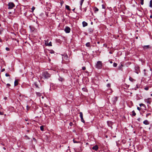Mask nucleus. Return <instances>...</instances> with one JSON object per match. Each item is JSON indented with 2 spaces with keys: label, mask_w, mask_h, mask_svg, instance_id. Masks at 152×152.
<instances>
[{
  "label": "nucleus",
  "mask_w": 152,
  "mask_h": 152,
  "mask_svg": "<svg viewBox=\"0 0 152 152\" xmlns=\"http://www.w3.org/2000/svg\"><path fill=\"white\" fill-rule=\"evenodd\" d=\"M33 139L35 142H37L35 138H33Z\"/></svg>",
  "instance_id": "obj_31"
},
{
  "label": "nucleus",
  "mask_w": 152,
  "mask_h": 152,
  "mask_svg": "<svg viewBox=\"0 0 152 152\" xmlns=\"http://www.w3.org/2000/svg\"><path fill=\"white\" fill-rule=\"evenodd\" d=\"M117 65V64L116 63H114L113 64V66L115 67H116Z\"/></svg>",
  "instance_id": "obj_21"
},
{
  "label": "nucleus",
  "mask_w": 152,
  "mask_h": 152,
  "mask_svg": "<svg viewBox=\"0 0 152 152\" xmlns=\"http://www.w3.org/2000/svg\"><path fill=\"white\" fill-rule=\"evenodd\" d=\"M102 8L105 9V6L104 4H102Z\"/></svg>",
  "instance_id": "obj_25"
},
{
  "label": "nucleus",
  "mask_w": 152,
  "mask_h": 152,
  "mask_svg": "<svg viewBox=\"0 0 152 152\" xmlns=\"http://www.w3.org/2000/svg\"><path fill=\"white\" fill-rule=\"evenodd\" d=\"M66 8L68 10H70V9L69 8V6L66 5Z\"/></svg>",
  "instance_id": "obj_17"
},
{
  "label": "nucleus",
  "mask_w": 152,
  "mask_h": 152,
  "mask_svg": "<svg viewBox=\"0 0 152 152\" xmlns=\"http://www.w3.org/2000/svg\"><path fill=\"white\" fill-rule=\"evenodd\" d=\"M10 50V48H8L7 47L6 48V50L7 51H9Z\"/></svg>",
  "instance_id": "obj_29"
},
{
  "label": "nucleus",
  "mask_w": 152,
  "mask_h": 152,
  "mask_svg": "<svg viewBox=\"0 0 152 152\" xmlns=\"http://www.w3.org/2000/svg\"><path fill=\"white\" fill-rule=\"evenodd\" d=\"M148 89H149V88L148 87H145V88H144V89L145 90H148Z\"/></svg>",
  "instance_id": "obj_27"
},
{
  "label": "nucleus",
  "mask_w": 152,
  "mask_h": 152,
  "mask_svg": "<svg viewBox=\"0 0 152 152\" xmlns=\"http://www.w3.org/2000/svg\"><path fill=\"white\" fill-rule=\"evenodd\" d=\"M129 80L132 82H133L134 81H135V80L134 79H133V78H132L130 77H129Z\"/></svg>",
  "instance_id": "obj_14"
},
{
  "label": "nucleus",
  "mask_w": 152,
  "mask_h": 152,
  "mask_svg": "<svg viewBox=\"0 0 152 152\" xmlns=\"http://www.w3.org/2000/svg\"><path fill=\"white\" fill-rule=\"evenodd\" d=\"M115 101H116L117 100V97H115Z\"/></svg>",
  "instance_id": "obj_45"
},
{
  "label": "nucleus",
  "mask_w": 152,
  "mask_h": 152,
  "mask_svg": "<svg viewBox=\"0 0 152 152\" xmlns=\"http://www.w3.org/2000/svg\"><path fill=\"white\" fill-rule=\"evenodd\" d=\"M143 124L145 125H148L149 124V122L147 120H145L143 121Z\"/></svg>",
  "instance_id": "obj_10"
},
{
  "label": "nucleus",
  "mask_w": 152,
  "mask_h": 152,
  "mask_svg": "<svg viewBox=\"0 0 152 152\" xmlns=\"http://www.w3.org/2000/svg\"><path fill=\"white\" fill-rule=\"evenodd\" d=\"M150 115V113H147L146 115V117H147L149 115Z\"/></svg>",
  "instance_id": "obj_35"
},
{
  "label": "nucleus",
  "mask_w": 152,
  "mask_h": 152,
  "mask_svg": "<svg viewBox=\"0 0 152 152\" xmlns=\"http://www.w3.org/2000/svg\"><path fill=\"white\" fill-rule=\"evenodd\" d=\"M99 10L97 8H96L95 9V12H97Z\"/></svg>",
  "instance_id": "obj_32"
},
{
  "label": "nucleus",
  "mask_w": 152,
  "mask_h": 152,
  "mask_svg": "<svg viewBox=\"0 0 152 152\" xmlns=\"http://www.w3.org/2000/svg\"><path fill=\"white\" fill-rule=\"evenodd\" d=\"M69 125L70 126H72L73 125V123L72 122H70V123H69Z\"/></svg>",
  "instance_id": "obj_40"
},
{
  "label": "nucleus",
  "mask_w": 152,
  "mask_h": 152,
  "mask_svg": "<svg viewBox=\"0 0 152 152\" xmlns=\"http://www.w3.org/2000/svg\"><path fill=\"white\" fill-rule=\"evenodd\" d=\"M150 6L151 7H152V0H151L150 1Z\"/></svg>",
  "instance_id": "obj_22"
},
{
  "label": "nucleus",
  "mask_w": 152,
  "mask_h": 152,
  "mask_svg": "<svg viewBox=\"0 0 152 152\" xmlns=\"http://www.w3.org/2000/svg\"><path fill=\"white\" fill-rule=\"evenodd\" d=\"M34 85L36 87V88H38V86L37 85V83H34Z\"/></svg>",
  "instance_id": "obj_26"
},
{
  "label": "nucleus",
  "mask_w": 152,
  "mask_h": 152,
  "mask_svg": "<svg viewBox=\"0 0 152 152\" xmlns=\"http://www.w3.org/2000/svg\"><path fill=\"white\" fill-rule=\"evenodd\" d=\"M3 113L2 112H1L0 111V115H3Z\"/></svg>",
  "instance_id": "obj_39"
},
{
  "label": "nucleus",
  "mask_w": 152,
  "mask_h": 152,
  "mask_svg": "<svg viewBox=\"0 0 152 152\" xmlns=\"http://www.w3.org/2000/svg\"><path fill=\"white\" fill-rule=\"evenodd\" d=\"M150 48V47L149 45L144 46L143 47V48L144 49L149 48Z\"/></svg>",
  "instance_id": "obj_13"
},
{
  "label": "nucleus",
  "mask_w": 152,
  "mask_h": 152,
  "mask_svg": "<svg viewBox=\"0 0 152 152\" xmlns=\"http://www.w3.org/2000/svg\"><path fill=\"white\" fill-rule=\"evenodd\" d=\"M7 86H10V84H9V83H8L7 84Z\"/></svg>",
  "instance_id": "obj_43"
},
{
  "label": "nucleus",
  "mask_w": 152,
  "mask_h": 152,
  "mask_svg": "<svg viewBox=\"0 0 152 152\" xmlns=\"http://www.w3.org/2000/svg\"><path fill=\"white\" fill-rule=\"evenodd\" d=\"M110 84H107V87H110Z\"/></svg>",
  "instance_id": "obj_41"
},
{
  "label": "nucleus",
  "mask_w": 152,
  "mask_h": 152,
  "mask_svg": "<svg viewBox=\"0 0 152 152\" xmlns=\"http://www.w3.org/2000/svg\"><path fill=\"white\" fill-rule=\"evenodd\" d=\"M83 26V27L87 26L88 25V23H87L85 21H83L82 22Z\"/></svg>",
  "instance_id": "obj_8"
},
{
  "label": "nucleus",
  "mask_w": 152,
  "mask_h": 152,
  "mask_svg": "<svg viewBox=\"0 0 152 152\" xmlns=\"http://www.w3.org/2000/svg\"><path fill=\"white\" fill-rule=\"evenodd\" d=\"M63 3V1L62 2H61V4H62Z\"/></svg>",
  "instance_id": "obj_49"
},
{
  "label": "nucleus",
  "mask_w": 152,
  "mask_h": 152,
  "mask_svg": "<svg viewBox=\"0 0 152 152\" xmlns=\"http://www.w3.org/2000/svg\"><path fill=\"white\" fill-rule=\"evenodd\" d=\"M82 89L84 91H86V89L84 88H83Z\"/></svg>",
  "instance_id": "obj_34"
},
{
  "label": "nucleus",
  "mask_w": 152,
  "mask_h": 152,
  "mask_svg": "<svg viewBox=\"0 0 152 152\" xmlns=\"http://www.w3.org/2000/svg\"><path fill=\"white\" fill-rule=\"evenodd\" d=\"M86 45L87 47H89L90 46V44L89 42H87L86 43Z\"/></svg>",
  "instance_id": "obj_18"
},
{
  "label": "nucleus",
  "mask_w": 152,
  "mask_h": 152,
  "mask_svg": "<svg viewBox=\"0 0 152 152\" xmlns=\"http://www.w3.org/2000/svg\"><path fill=\"white\" fill-rule=\"evenodd\" d=\"M8 8L9 9H11L14 7L15 5L12 2H10L8 4Z\"/></svg>",
  "instance_id": "obj_4"
},
{
  "label": "nucleus",
  "mask_w": 152,
  "mask_h": 152,
  "mask_svg": "<svg viewBox=\"0 0 152 152\" xmlns=\"http://www.w3.org/2000/svg\"><path fill=\"white\" fill-rule=\"evenodd\" d=\"M80 113V116L81 118V121L83 122V123H84L85 121L84 120L83 118V114L82 113V112H80L79 113Z\"/></svg>",
  "instance_id": "obj_5"
},
{
  "label": "nucleus",
  "mask_w": 152,
  "mask_h": 152,
  "mask_svg": "<svg viewBox=\"0 0 152 152\" xmlns=\"http://www.w3.org/2000/svg\"><path fill=\"white\" fill-rule=\"evenodd\" d=\"M73 142L74 143H78V142H77L75 140H73Z\"/></svg>",
  "instance_id": "obj_36"
},
{
  "label": "nucleus",
  "mask_w": 152,
  "mask_h": 152,
  "mask_svg": "<svg viewBox=\"0 0 152 152\" xmlns=\"http://www.w3.org/2000/svg\"><path fill=\"white\" fill-rule=\"evenodd\" d=\"M132 115L133 116H135L136 115V113L135 112L134 110H133L132 111Z\"/></svg>",
  "instance_id": "obj_16"
},
{
  "label": "nucleus",
  "mask_w": 152,
  "mask_h": 152,
  "mask_svg": "<svg viewBox=\"0 0 152 152\" xmlns=\"http://www.w3.org/2000/svg\"><path fill=\"white\" fill-rule=\"evenodd\" d=\"M37 96H41V94L39 92H37Z\"/></svg>",
  "instance_id": "obj_24"
},
{
  "label": "nucleus",
  "mask_w": 152,
  "mask_h": 152,
  "mask_svg": "<svg viewBox=\"0 0 152 152\" xmlns=\"http://www.w3.org/2000/svg\"><path fill=\"white\" fill-rule=\"evenodd\" d=\"M35 7H33L31 8V10H32L33 12L34 11V10H35Z\"/></svg>",
  "instance_id": "obj_28"
},
{
  "label": "nucleus",
  "mask_w": 152,
  "mask_h": 152,
  "mask_svg": "<svg viewBox=\"0 0 152 152\" xmlns=\"http://www.w3.org/2000/svg\"><path fill=\"white\" fill-rule=\"evenodd\" d=\"M7 97H5V98H4V99H7Z\"/></svg>",
  "instance_id": "obj_50"
},
{
  "label": "nucleus",
  "mask_w": 152,
  "mask_h": 152,
  "mask_svg": "<svg viewBox=\"0 0 152 152\" xmlns=\"http://www.w3.org/2000/svg\"><path fill=\"white\" fill-rule=\"evenodd\" d=\"M145 102L149 104H150L151 102V99L150 98H148L147 99H145Z\"/></svg>",
  "instance_id": "obj_7"
},
{
  "label": "nucleus",
  "mask_w": 152,
  "mask_h": 152,
  "mask_svg": "<svg viewBox=\"0 0 152 152\" xmlns=\"http://www.w3.org/2000/svg\"><path fill=\"white\" fill-rule=\"evenodd\" d=\"M97 43H98V44H99V42H98Z\"/></svg>",
  "instance_id": "obj_51"
},
{
  "label": "nucleus",
  "mask_w": 152,
  "mask_h": 152,
  "mask_svg": "<svg viewBox=\"0 0 152 152\" xmlns=\"http://www.w3.org/2000/svg\"><path fill=\"white\" fill-rule=\"evenodd\" d=\"M14 39V40H15L16 41H17V42L18 43V39Z\"/></svg>",
  "instance_id": "obj_38"
},
{
  "label": "nucleus",
  "mask_w": 152,
  "mask_h": 152,
  "mask_svg": "<svg viewBox=\"0 0 152 152\" xmlns=\"http://www.w3.org/2000/svg\"><path fill=\"white\" fill-rule=\"evenodd\" d=\"M121 66H123V65H122V64H121Z\"/></svg>",
  "instance_id": "obj_52"
},
{
  "label": "nucleus",
  "mask_w": 152,
  "mask_h": 152,
  "mask_svg": "<svg viewBox=\"0 0 152 152\" xmlns=\"http://www.w3.org/2000/svg\"><path fill=\"white\" fill-rule=\"evenodd\" d=\"M88 30L89 32H92L93 31L94 29L92 28H90L88 29Z\"/></svg>",
  "instance_id": "obj_12"
},
{
  "label": "nucleus",
  "mask_w": 152,
  "mask_h": 152,
  "mask_svg": "<svg viewBox=\"0 0 152 152\" xmlns=\"http://www.w3.org/2000/svg\"><path fill=\"white\" fill-rule=\"evenodd\" d=\"M140 4L141 5H143L144 4V0H140Z\"/></svg>",
  "instance_id": "obj_19"
},
{
  "label": "nucleus",
  "mask_w": 152,
  "mask_h": 152,
  "mask_svg": "<svg viewBox=\"0 0 152 152\" xmlns=\"http://www.w3.org/2000/svg\"><path fill=\"white\" fill-rule=\"evenodd\" d=\"M1 26V24H0V26Z\"/></svg>",
  "instance_id": "obj_54"
},
{
  "label": "nucleus",
  "mask_w": 152,
  "mask_h": 152,
  "mask_svg": "<svg viewBox=\"0 0 152 152\" xmlns=\"http://www.w3.org/2000/svg\"><path fill=\"white\" fill-rule=\"evenodd\" d=\"M26 107H27V110H28V105H27V106H26Z\"/></svg>",
  "instance_id": "obj_44"
},
{
  "label": "nucleus",
  "mask_w": 152,
  "mask_h": 152,
  "mask_svg": "<svg viewBox=\"0 0 152 152\" xmlns=\"http://www.w3.org/2000/svg\"><path fill=\"white\" fill-rule=\"evenodd\" d=\"M136 38L137 39V38H138L137 37H136Z\"/></svg>",
  "instance_id": "obj_53"
},
{
  "label": "nucleus",
  "mask_w": 152,
  "mask_h": 152,
  "mask_svg": "<svg viewBox=\"0 0 152 152\" xmlns=\"http://www.w3.org/2000/svg\"><path fill=\"white\" fill-rule=\"evenodd\" d=\"M84 0H81L80 2V4L81 5V6H82V4L84 1Z\"/></svg>",
  "instance_id": "obj_20"
},
{
  "label": "nucleus",
  "mask_w": 152,
  "mask_h": 152,
  "mask_svg": "<svg viewBox=\"0 0 152 152\" xmlns=\"http://www.w3.org/2000/svg\"><path fill=\"white\" fill-rule=\"evenodd\" d=\"M3 149H4V150H5L6 149V148L5 147H3Z\"/></svg>",
  "instance_id": "obj_47"
},
{
  "label": "nucleus",
  "mask_w": 152,
  "mask_h": 152,
  "mask_svg": "<svg viewBox=\"0 0 152 152\" xmlns=\"http://www.w3.org/2000/svg\"><path fill=\"white\" fill-rule=\"evenodd\" d=\"M150 18H152V15H151L150 16Z\"/></svg>",
  "instance_id": "obj_46"
},
{
  "label": "nucleus",
  "mask_w": 152,
  "mask_h": 152,
  "mask_svg": "<svg viewBox=\"0 0 152 152\" xmlns=\"http://www.w3.org/2000/svg\"><path fill=\"white\" fill-rule=\"evenodd\" d=\"M5 76L6 77H8V76H10V75H9V74H8L7 73H6L5 74Z\"/></svg>",
  "instance_id": "obj_30"
},
{
  "label": "nucleus",
  "mask_w": 152,
  "mask_h": 152,
  "mask_svg": "<svg viewBox=\"0 0 152 152\" xmlns=\"http://www.w3.org/2000/svg\"><path fill=\"white\" fill-rule=\"evenodd\" d=\"M140 107H141L142 106H143V107H145V105L144 104H140Z\"/></svg>",
  "instance_id": "obj_23"
},
{
  "label": "nucleus",
  "mask_w": 152,
  "mask_h": 152,
  "mask_svg": "<svg viewBox=\"0 0 152 152\" xmlns=\"http://www.w3.org/2000/svg\"><path fill=\"white\" fill-rule=\"evenodd\" d=\"M70 28L69 27H66L65 29H64V31L66 32V33H68L70 32Z\"/></svg>",
  "instance_id": "obj_6"
},
{
  "label": "nucleus",
  "mask_w": 152,
  "mask_h": 152,
  "mask_svg": "<svg viewBox=\"0 0 152 152\" xmlns=\"http://www.w3.org/2000/svg\"><path fill=\"white\" fill-rule=\"evenodd\" d=\"M137 109L139 110H141V109L139 107H137Z\"/></svg>",
  "instance_id": "obj_42"
},
{
  "label": "nucleus",
  "mask_w": 152,
  "mask_h": 152,
  "mask_svg": "<svg viewBox=\"0 0 152 152\" xmlns=\"http://www.w3.org/2000/svg\"><path fill=\"white\" fill-rule=\"evenodd\" d=\"M49 40L48 39L46 40H45V44L46 46H52V42H49Z\"/></svg>",
  "instance_id": "obj_3"
},
{
  "label": "nucleus",
  "mask_w": 152,
  "mask_h": 152,
  "mask_svg": "<svg viewBox=\"0 0 152 152\" xmlns=\"http://www.w3.org/2000/svg\"><path fill=\"white\" fill-rule=\"evenodd\" d=\"M44 126H41L40 127V130L42 131H44Z\"/></svg>",
  "instance_id": "obj_15"
},
{
  "label": "nucleus",
  "mask_w": 152,
  "mask_h": 152,
  "mask_svg": "<svg viewBox=\"0 0 152 152\" xmlns=\"http://www.w3.org/2000/svg\"><path fill=\"white\" fill-rule=\"evenodd\" d=\"M50 75L47 72H44L42 73V76L41 77V79H48L50 77Z\"/></svg>",
  "instance_id": "obj_1"
},
{
  "label": "nucleus",
  "mask_w": 152,
  "mask_h": 152,
  "mask_svg": "<svg viewBox=\"0 0 152 152\" xmlns=\"http://www.w3.org/2000/svg\"><path fill=\"white\" fill-rule=\"evenodd\" d=\"M5 69L4 68H3L2 69V70L1 71V72H3L4 71H5Z\"/></svg>",
  "instance_id": "obj_37"
},
{
  "label": "nucleus",
  "mask_w": 152,
  "mask_h": 152,
  "mask_svg": "<svg viewBox=\"0 0 152 152\" xmlns=\"http://www.w3.org/2000/svg\"><path fill=\"white\" fill-rule=\"evenodd\" d=\"M82 69L83 70H85V69H86V67H85V66H83V67H82Z\"/></svg>",
  "instance_id": "obj_33"
},
{
  "label": "nucleus",
  "mask_w": 152,
  "mask_h": 152,
  "mask_svg": "<svg viewBox=\"0 0 152 152\" xmlns=\"http://www.w3.org/2000/svg\"><path fill=\"white\" fill-rule=\"evenodd\" d=\"M98 149V147L97 145H96L92 148V149L95 151H97Z\"/></svg>",
  "instance_id": "obj_9"
},
{
  "label": "nucleus",
  "mask_w": 152,
  "mask_h": 152,
  "mask_svg": "<svg viewBox=\"0 0 152 152\" xmlns=\"http://www.w3.org/2000/svg\"><path fill=\"white\" fill-rule=\"evenodd\" d=\"M18 80H15L14 82V86H16L18 84Z\"/></svg>",
  "instance_id": "obj_11"
},
{
  "label": "nucleus",
  "mask_w": 152,
  "mask_h": 152,
  "mask_svg": "<svg viewBox=\"0 0 152 152\" xmlns=\"http://www.w3.org/2000/svg\"><path fill=\"white\" fill-rule=\"evenodd\" d=\"M113 63V62H112V61H110V63H111H111Z\"/></svg>",
  "instance_id": "obj_48"
},
{
  "label": "nucleus",
  "mask_w": 152,
  "mask_h": 152,
  "mask_svg": "<svg viewBox=\"0 0 152 152\" xmlns=\"http://www.w3.org/2000/svg\"><path fill=\"white\" fill-rule=\"evenodd\" d=\"M102 63L101 61H98L95 65V67L98 69H101L102 68Z\"/></svg>",
  "instance_id": "obj_2"
}]
</instances>
